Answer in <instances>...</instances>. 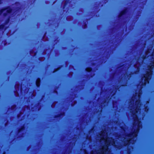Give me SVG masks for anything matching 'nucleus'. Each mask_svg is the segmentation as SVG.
<instances>
[{
  "label": "nucleus",
  "mask_w": 154,
  "mask_h": 154,
  "mask_svg": "<svg viewBox=\"0 0 154 154\" xmlns=\"http://www.w3.org/2000/svg\"><path fill=\"white\" fill-rule=\"evenodd\" d=\"M86 70L88 72H90L92 70V69L91 68H87L86 69Z\"/></svg>",
  "instance_id": "17"
},
{
  "label": "nucleus",
  "mask_w": 154,
  "mask_h": 154,
  "mask_svg": "<svg viewBox=\"0 0 154 154\" xmlns=\"http://www.w3.org/2000/svg\"><path fill=\"white\" fill-rule=\"evenodd\" d=\"M64 2H63L62 4H63V3H64Z\"/></svg>",
  "instance_id": "42"
},
{
  "label": "nucleus",
  "mask_w": 154,
  "mask_h": 154,
  "mask_svg": "<svg viewBox=\"0 0 154 154\" xmlns=\"http://www.w3.org/2000/svg\"><path fill=\"white\" fill-rule=\"evenodd\" d=\"M5 152H4L3 154H5Z\"/></svg>",
  "instance_id": "33"
},
{
  "label": "nucleus",
  "mask_w": 154,
  "mask_h": 154,
  "mask_svg": "<svg viewBox=\"0 0 154 154\" xmlns=\"http://www.w3.org/2000/svg\"><path fill=\"white\" fill-rule=\"evenodd\" d=\"M74 104H76V103H77L76 101H74Z\"/></svg>",
  "instance_id": "29"
},
{
  "label": "nucleus",
  "mask_w": 154,
  "mask_h": 154,
  "mask_svg": "<svg viewBox=\"0 0 154 154\" xmlns=\"http://www.w3.org/2000/svg\"><path fill=\"white\" fill-rule=\"evenodd\" d=\"M12 8H13V9L10 8H7L2 9L0 11V15L9 17L7 23L9 22L11 17L16 15H18L21 11V6L19 2H16L14 5H13Z\"/></svg>",
  "instance_id": "3"
},
{
  "label": "nucleus",
  "mask_w": 154,
  "mask_h": 154,
  "mask_svg": "<svg viewBox=\"0 0 154 154\" xmlns=\"http://www.w3.org/2000/svg\"><path fill=\"white\" fill-rule=\"evenodd\" d=\"M90 147L91 149H92V148L91 147V146H90Z\"/></svg>",
  "instance_id": "30"
},
{
  "label": "nucleus",
  "mask_w": 154,
  "mask_h": 154,
  "mask_svg": "<svg viewBox=\"0 0 154 154\" xmlns=\"http://www.w3.org/2000/svg\"><path fill=\"white\" fill-rule=\"evenodd\" d=\"M54 103H53L51 105V107L52 108H54Z\"/></svg>",
  "instance_id": "26"
},
{
  "label": "nucleus",
  "mask_w": 154,
  "mask_h": 154,
  "mask_svg": "<svg viewBox=\"0 0 154 154\" xmlns=\"http://www.w3.org/2000/svg\"><path fill=\"white\" fill-rule=\"evenodd\" d=\"M45 36H44L43 37V40L44 41H47V40H48V39L45 40Z\"/></svg>",
  "instance_id": "24"
},
{
  "label": "nucleus",
  "mask_w": 154,
  "mask_h": 154,
  "mask_svg": "<svg viewBox=\"0 0 154 154\" xmlns=\"http://www.w3.org/2000/svg\"><path fill=\"white\" fill-rule=\"evenodd\" d=\"M16 107V106L15 105H13L11 107V109L12 110H14Z\"/></svg>",
  "instance_id": "19"
},
{
  "label": "nucleus",
  "mask_w": 154,
  "mask_h": 154,
  "mask_svg": "<svg viewBox=\"0 0 154 154\" xmlns=\"http://www.w3.org/2000/svg\"><path fill=\"white\" fill-rule=\"evenodd\" d=\"M71 75H72V72H71Z\"/></svg>",
  "instance_id": "40"
},
{
  "label": "nucleus",
  "mask_w": 154,
  "mask_h": 154,
  "mask_svg": "<svg viewBox=\"0 0 154 154\" xmlns=\"http://www.w3.org/2000/svg\"><path fill=\"white\" fill-rule=\"evenodd\" d=\"M84 88V87H83V86H82V89H83V88Z\"/></svg>",
  "instance_id": "31"
},
{
  "label": "nucleus",
  "mask_w": 154,
  "mask_h": 154,
  "mask_svg": "<svg viewBox=\"0 0 154 154\" xmlns=\"http://www.w3.org/2000/svg\"><path fill=\"white\" fill-rule=\"evenodd\" d=\"M139 44H140L139 45V47H140L141 48L142 50H143L144 48L145 47L146 45V41H142L141 42L140 41L139 42Z\"/></svg>",
  "instance_id": "7"
},
{
  "label": "nucleus",
  "mask_w": 154,
  "mask_h": 154,
  "mask_svg": "<svg viewBox=\"0 0 154 154\" xmlns=\"http://www.w3.org/2000/svg\"><path fill=\"white\" fill-rule=\"evenodd\" d=\"M86 123V124H87H87H87V122Z\"/></svg>",
  "instance_id": "43"
},
{
  "label": "nucleus",
  "mask_w": 154,
  "mask_h": 154,
  "mask_svg": "<svg viewBox=\"0 0 154 154\" xmlns=\"http://www.w3.org/2000/svg\"><path fill=\"white\" fill-rule=\"evenodd\" d=\"M87 25L85 24L84 26H83V28L84 29H85L87 27Z\"/></svg>",
  "instance_id": "22"
},
{
  "label": "nucleus",
  "mask_w": 154,
  "mask_h": 154,
  "mask_svg": "<svg viewBox=\"0 0 154 154\" xmlns=\"http://www.w3.org/2000/svg\"><path fill=\"white\" fill-rule=\"evenodd\" d=\"M15 91H14V94L16 97L19 96L18 91H19L20 85L19 84H16L15 86Z\"/></svg>",
  "instance_id": "6"
},
{
  "label": "nucleus",
  "mask_w": 154,
  "mask_h": 154,
  "mask_svg": "<svg viewBox=\"0 0 154 154\" xmlns=\"http://www.w3.org/2000/svg\"><path fill=\"white\" fill-rule=\"evenodd\" d=\"M100 87L102 88V87L101 86H100Z\"/></svg>",
  "instance_id": "39"
},
{
  "label": "nucleus",
  "mask_w": 154,
  "mask_h": 154,
  "mask_svg": "<svg viewBox=\"0 0 154 154\" xmlns=\"http://www.w3.org/2000/svg\"><path fill=\"white\" fill-rule=\"evenodd\" d=\"M90 132H91L90 131H89V134H90Z\"/></svg>",
  "instance_id": "35"
},
{
  "label": "nucleus",
  "mask_w": 154,
  "mask_h": 154,
  "mask_svg": "<svg viewBox=\"0 0 154 154\" xmlns=\"http://www.w3.org/2000/svg\"><path fill=\"white\" fill-rule=\"evenodd\" d=\"M84 154H88L87 151L85 149H84Z\"/></svg>",
  "instance_id": "21"
},
{
  "label": "nucleus",
  "mask_w": 154,
  "mask_h": 154,
  "mask_svg": "<svg viewBox=\"0 0 154 154\" xmlns=\"http://www.w3.org/2000/svg\"><path fill=\"white\" fill-rule=\"evenodd\" d=\"M72 18L71 16H68L67 17L66 20L68 21H70L72 20Z\"/></svg>",
  "instance_id": "15"
},
{
  "label": "nucleus",
  "mask_w": 154,
  "mask_h": 154,
  "mask_svg": "<svg viewBox=\"0 0 154 154\" xmlns=\"http://www.w3.org/2000/svg\"><path fill=\"white\" fill-rule=\"evenodd\" d=\"M77 137V136L75 135L71 139L69 140L68 141L69 143V145L64 154H69L71 152L72 146L75 145V143Z\"/></svg>",
  "instance_id": "4"
},
{
  "label": "nucleus",
  "mask_w": 154,
  "mask_h": 154,
  "mask_svg": "<svg viewBox=\"0 0 154 154\" xmlns=\"http://www.w3.org/2000/svg\"><path fill=\"white\" fill-rule=\"evenodd\" d=\"M24 116H22V117H23V118H22L20 119V120H23V119H24V118H23Z\"/></svg>",
  "instance_id": "28"
},
{
  "label": "nucleus",
  "mask_w": 154,
  "mask_h": 154,
  "mask_svg": "<svg viewBox=\"0 0 154 154\" xmlns=\"http://www.w3.org/2000/svg\"><path fill=\"white\" fill-rule=\"evenodd\" d=\"M23 115V113L22 112H20V114H19L17 115V117L19 119L20 117L22 115Z\"/></svg>",
  "instance_id": "18"
},
{
  "label": "nucleus",
  "mask_w": 154,
  "mask_h": 154,
  "mask_svg": "<svg viewBox=\"0 0 154 154\" xmlns=\"http://www.w3.org/2000/svg\"><path fill=\"white\" fill-rule=\"evenodd\" d=\"M74 105V104H72V106H73Z\"/></svg>",
  "instance_id": "36"
},
{
  "label": "nucleus",
  "mask_w": 154,
  "mask_h": 154,
  "mask_svg": "<svg viewBox=\"0 0 154 154\" xmlns=\"http://www.w3.org/2000/svg\"><path fill=\"white\" fill-rule=\"evenodd\" d=\"M27 109H29H29H30L29 107V106H27Z\"/></svg>",
  "instance_id": "27"
},
{
  "label": "nucleus",
  "mask_w": 154,
  "mask_h": 154,
  "mask_svg": "<svg viewBox=\"0 0 154 154\" xmlns=\"http://www.w3.org/2000/svg\"><path fill=\"white\" fill-rule=\"evenodd\" d=\"M85 137L87 139H88L90 142H91V137H88V136H86Z\"/></svg>",
  "instance_id": "16"
},
{
  "label": "nucleus",
  "mask_w": 154,
  "mask_h": 154,
  "mask_svg": "<svg viewBox=\"0 0 154 154\" xmlns=\"http://www.w3.org/2000/svg\"><path fill=\"white\" fill-rule=\"evenodd\" d=\"M127 116H128V117L129 116L128 115H127Z\"/></svg>",
  "instance_id": "37"
},
{
  "label": "nucleus",
  "mask_w": 154,
  "mask_h": 154,
  "mask_svg": "<svg viewBox=\"0 0 154 154\" xmlns=\"http://www.w3.org/2000/svg\"><path fill=\"white\" fill-rule=\"evenodd\" d=\"M23 134L21 136V137H23Z\"/></svg>",
  "instance_id": "34"
},
{
  "label": "nucleus",
  "mask_w": 154,
  "mask_h": 154,
  "mask_svg": "<svg viewBox=\"0 0 154 154\" xmlns=\"http://www.w3.org/2000/svg\"><path fill=\"white\" fill-rule=\"evenodd\" d=\"M102 88V91L100 95L103 96L102 98H98L97 102L99 103V105L100 109V113L101 112L103 107L107 106L109 101H111L112 98H114V95L116 94V91L119 88V86H112L111 87L106 88V89L103 91Z\"/></svg>",
  "instance_id": "1"
},
{
  "label": "nucleus",
  "mask_w": 154,
  "mask_h": 154,
  "mask_svg": "<svg viewBox=\"0 0 154 154\" xmlns=\"http://www.w3.org/2000/svg\"><path fill=\"white\" fill-rule=\"evenodd\" d=\"M30 55L32 56H35L36 54V53L33 50L30 51Z\"/></svg>",
  "instance_id": "12"
},
{
  "label": "nucleus",
  "mask_w": 154,
  "mask_h": 154,
  "mask_svg": "<svg viewBox=\"0 0 154 154\" xmlns=\"http://www.w3.org/2000/svg\"><path fill=\"white\" fill-rule=\"evenodd\" d=\"M45 59L44 57L40 58H39V60L40 61H42L44 60Z\"/></svg>",
  "instance_id": "20"
},
{
  "label": "nucleus",
  "mask_w": 154,
  "mask_h": 154,
  "mask_svg": "<svg viewBox=\"0 0 154 154\" xmlns=\"http://www.w3.org/2000/svg\"><path fill=\"white\" fill-rule=\"evenodd\" d=\"M6 28L5 27L4 25H2L0 26V30H2V32H3L5 30Z\"/></svg>",
  "instance_id": "11"
},
{
  "label": "nucleus",
  "mask_w": 154,
  "mask_h": 154,
  "mask_svg": "<svg viewBox=\"0 0 154 154\" xmlns=\"http://www.w3.org/2000/svg\"><path fill=\"white\" fill-rule=\"evenodd\" d=\"M64 115V113H62L59 115H58L57 116H56V117H59V118L60 119L62 117H63Z\"/></svg>",
  "instance_id": "14"
},
{
  "label": "nucleus",
  "mask_w": 154,
  "mask_h": 154,
  "mask_svg": "<svg viewBox=\"0 0 154 154\" xmlns=\"http://www.w3.org/2000/svg\"><path fill=\"white\" fill-rule=\"evenodd\" d=\"M41 108L40 106H39V104L38 105L36 106H35L34 108H32L31 109V110L32 111H38L40 110Z\"/></svg>",
  "instance_id": "8"
},
{
  "label": "nucleus",
  "mask_w": 154,
  "mask_h": 154,
  "mask_svg": "<svg viewBox=\"0 0 154 154\" xmlns=\"http://www.w3.org/2000/svg\"><path fill=\"white\" fill-rule=\"evenodd\" d=\"M103 63V61L101 63Z\"/></svg>",
  "instance_id": "44"
},
{
  "label": "nucleus",
  "mask_w": 154,
  "mask_h": 154,
  "mask_svg": "<svg viewBox=\"0 0 154 154\" xmlns=\"http://www.w3.org/2000/svg\"><path fill=\"white\" fill-rule=\"evenodd\" d=\"M23 90V86H22V85H21V88H20V91H21L22 92Z\"/></svg>",
  "instance_id": "23"
},
{
  "label": "nucleus",
  "mask_w": 154,
  "mask_h": 154,
  "mask_svg": "<svg viewBox=\"0 0 154 154\" xmlns=\"http://www.w3.org/2000/svg\"><path fill=\"white\" fill-rule=\"evenodd\" d=\"M146 37L148 38V40L151 38L154 39V32L153 35L150 36L149 35H147ZM152 45H150V47L148 49L145 54V55H143L142 56V53L139 52V53L138 54V66L143 65L144 63H143V60L145 59H148L150 60V63H149V65L148 66H154V49L151 54L152 49Z\"/></svg>",
  "instance_id": "2"
},
{
  "label": "nucleus",
  "mask_w": 154,
  "mask_h": 154,
  "mask_svg": "<svg viewBox=\"0 0 154 154\" xmlns=\"http://www.w3.org/2000/svg\"><path fill=\"white\" fill-rule=\"evenodd\" d=\"M40 79L39 78H38L37 79L36 81V85L37 87H39L40 86Z\"/></svg>",
  "instance_id": "10"
},
{
  "label": "nucleus",
  "mask_w": 154,
  "mask_h": 154,
  "mask_svg": "<svg viewBox=\"0 0 154 154\" xmlns=\"http://www.w3.org/2000/svg\"><path fill=\"white\" fill-rule=\"evenodd\" d=\"M67 4V3L66 2H65V3L64 4L63 8H64V7H65V5H66Z\"/></svg>",
  "instance_id": "25"
},
{
  "label": "nucleus",
  "mask_w": 154,
  "mask_h": 154,
  "mask_svg": "<svg viewBox=\"0 0 154 154\" xmlns=\"http://www.w3.org/2000/svg\"><path fill=\"white\" fill-rule=\"evenodd\" d=\"M57 70H58V69H57L56 71H55H55H57ZM54 72V71L53 72Z\"/></svg>",
  "instance_id": "38"
},
{
  "label": "nucleus",
  "mask_w": 154,
  "mask_h": 154,
  "mask_svg": "<svg viewBox=\"0 0 154 154\" xmlns=\"http://www.w3.org/2000/svg\"><path fill=\"white\" fill-rule=\"evenodd\" d=\"M112 104H113V110H115V113L116 114L117 112H120L121 111V110L122 109H123V108L122 107H121V109L119 108H119H118L117 107V104L119 103V100H117L116 101H114V100H112Z\"/></svg>",
  "instance_id": "5"
},
{
  "label": "nucleus",
  "mask_w": 154,
  "mask_h": 154,
  "mask_svg": "<svg viewBox=\"0 0 154 154\" xmlns=\"http://www.w3.org/2000/svg\"><path fill=\"white\" fill-rule=\"evenodd\" d=\"M7 124V123H6V124H5V126H6Z\"/></svg>",
  "instance_id": "41"
},
{
  "label": "nucleus",
  "mask_w": 154,
  "mask_h": 154,
  "mask_svg": "<svg viewBox=\"0 0 154 154\" xmlns=\"http://www.w3.org/2000/svg\"><path fill=\"white\" fill-rule=\"evenodd\" d=\"M127 9H125L124 10L122 11L120 13V14L119 15V18H120L122 16H123L124 15H125V14L127 13Z\"/></svg>",
  "instance_id": "9"
},
{
  "label": "nucleus",
  "mask_w": 154,
  "mask_h": 154,
  "mask_svg": "<svg viewBox=\"0 0 154 154\" xmlns=\"http://www.w3.org/2000/svg\"><path fill=\"white\" fill-rule=\"evenodd\" d=\"M24 126H23L22 127V128L21 129H20L19 130V132H18V134H20L21 132H23V131L24 130Z\"/></svg>",
  "instance_id": "13"
},
{
  "label": "nucleus",
  "mask_w": 154,
  "mask_h": 154,
  "mask_svg": "<svg viewBox=\"0 0 154 154\" xmlns=\"http://www.w3.org/2000/svg\"><path fill=\"white\" fill-rule=\"evenodd\" d=\"M94 75V74L92 76H91V77H92Z\"/></svg>",
  "instance_id": "32"
}]
</instances>
